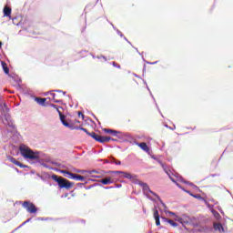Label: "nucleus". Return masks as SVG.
Here are the masks:
<instances>
[{"label":"nucleus","mask_w":233,"mask_h":233,"mask_svg":"<svg viewBox=\"0 0 233 233\" xmlns=\"http://www.w3.org/2000/svg\"><path fill=\"white\" fill-rule=\"evenodd\" d=\"M176 220L178 221V223H181V225H185V223H187V221H185L182 218H177Z\"/></svg>","instance_id":"obj_22"},{"label":"nucleus","mask_w":233,"mask_h":233,"mask_svg":"<svg viewBox=\"0 0 233 233\" xmlns=\"http://www.w3.org/2000/svg\"><path fill=\"white\" fill-rule=\"evenodd\" d=\"M2 66H3L5 74L10 73V69L8 68V66H6V63H5L4 61H2Z\"/></svg>","instance_id":"obj_17"},{"label":"nucleus","mask_w":233,"mask_h":233,"mask_svg":"<svg viewBox=\"0 0 233 233\" xmlns=\"http://www.w3.org/2000/svg\"><path fill=\"white\" fill-rule=\"evenodd\" d=\"M78 117H82V119H85V115L83 114V112L78 111Z\"/></svg>","instance_id":"obj_26"},{"label":"nucleus","mask_w":233,"mask_h":233,"mask_svg":"<svg viewBox=\"0 0 233 233\" xmlns=\"http://www.w3.org/2000/svg\"><path fill=\"white\" fill-rule=\"evenodd\" d=\"M22 207H24L29 214H37V207H35V204L33 202L25 200L22 203Z\"/></svg>","instance_id":"obj_7"},{"label":"nucleus","mask_w":233,"mask_h":233,"mask_svg":"<svg viewBox=\"0 0 233 233\" xmlns=\"http://www.w3.org/2000/svg\"><path fill=\"white\" fill-rule=\"evenodd\" d=\"M0 117H4L5 121H7V125L12 127V124L9 123L10 121V115H8V107L6 106V103L5 100L0 96Z\"/></svg>","instance_id":"obj_4"},{"label":"nucleus","mask_w":233,"mask_h":233,"mask_svg":"<svg viewBox=\"0 0 233 233\" xmlns=\"http://www.w3.org/2000/svg\"><path fill=\"white\" fill-rule=\"evenodd\" d=\"M56 92H57L58 95L52 93L53 101H55V103H61L62 100L59 99V97H65V96H66V92L61 90H56Z\"/></svg>","instance_id":"obj_8"},{"label":"nucleus","mask_w":233,"mask_h":233,"mask_svg":"<svg viewBox=\"0 0 233 233\" xmlns=\"http://www.w3.org/2000/svg\"><path fill=\"white\" fill-rule=\"evenodd\" d=\"M53 106H54V108H56V111H57V112H58V114H59L60 121H61V116H65V115H63V113H61V112L59 111V108H57V106L53 105Z\"/></svg>","instance_id":"obj_23"},{"label":"nucleus","mask_w":233,"mask_h":233,"mask_svg":"<svg viewBox=\"0 0 233 233\" xmlns=\"http://www.w3.org/2000/svg\"><path fill=\"white\" fill-rule=\"evenodd\" d=\"M61 123L64 127H66V128H70L71 130H82L83 132H86L87 136H90V137H93V139L98 143H109L110 141H116V139L110 137H103L96 134L95 132L90 133L86 128L83 127V125L75 127L74 123L66 122V116L63 115H61Z\"/></svg>","instance_id":"obj_1"},{"label":"nucleus","mask_w":233,"mask_h":233,"mask_svg":"<svg viewBox=\"0 0 233 233\" xmlns=\"http://www.w3.org/2000/svg\"><path fill=\"white\" fill-rule=\"evenodd\" d=\"M61 174H64L65 177L68 179H75L76 181H85V177L77 174H74L68 170H61Z\"/></svg>","instance_id":"obj_6"},{"label":"nucleus","mask_w":233,"mask_h":233,"mask_svg":"<svg viewBox=\"0 0 233 233\" xmlns=\"http://www.w3.org/2000/svg\"><path fill=\"white\" fill-rule=\"evenodd\" d=\"M19 150H20V154L25 159H37L35 153H34V151H32V149H30V147H28L25 145H22V146H20Z\"/></svg>","instance_id":"obj_5"},{"label":"nucleus","mask_w":233,"mask_h":233,"mask_svg":"<svg viewBox=\"0 0 233 233\" xmlns=\"http://www.w3.org/2000/svg\"><path fill=\"white\" fill-rule=\"evenodd\" d=\"M112 66H115L116 68H121V66L116 62H112Z\"/></svg>","instance_id":"obj_25"},{"label":"nucleus","mask_w":233,"mask_h":233,"mask_svg":"<svg viewBox=\"0 0 233 233\" xmlns=\"http://www.w3.org/2000/svg\"><path fill=\"white\" fill-rule=\"evenodd\" d=\"M35 101L38 105L44 106L45 103H46V98L35 97Z\"/></svg>","instance_id":"obj_15"},{"label":"nucleus","mask_w":233,"mask_h":233,"mask_svg":"<svg viewBox=\"0 0 233 233\" xmlns=\"http://www.w3.org/2000/svg\"><path fill=\"white\" fill-rule=\"evenodd\" d=\"M9 161L16 165V167H20V168H25V165L21 164V162L17 161L14 157H10Z\"/></svg>","instance_id":"obj_10"},{"label":"nucleus","mask_w":233,"mask_h":233,"mask_svg":"<svg viewBox=\"0 0 233 233\" xmlns=\"http://www.w3.org/2000/svg\"><path fill=\"white\" fill-rule=\"evenodd\" d=\"M66 123H74V127H77L76 125L79 124V120H75V121H72V120H69V121H66Z\"/></svg>","instance_id":"obj_24"},{"label":"nucleus","mask_w":233,"mask_h":233,"mask_svg":"<svg viewBox=\"0 0 233 233\" xmlns=\"http://www.w3.org/2000/svg\"><path fill=\"white\" fill-rule=\"evenodd\" d=\"M193 198H196V199H201V197L199 195H192L190 194Z\"/></svg>","instance_id":"obj_27"},{"label":"nucleus","mask_w":233,"mask_h":233,"mask_svg":"<svg viewBox=\"0 0 233 233\" xmlns=\"http://www.w3.org/2000/svg\"><path fill=\"white\" fill-rule=\"evenodd\" d=\"M166 221H167L171 227H177V223L174 222L172 219H166Z\"/></svg>","instance_id":"obj_19"},{"label":"nucleus","mask_w":233,"mask_h":233,"mask_svg":"<svg viewBox=\"0 0 233 233\" xmlns=\"http://www.w3.org/2000/svg\"><path fill=\"white\" fill-rule=\"evenodd\" d=\"M147 198L150 201H154L155 210H154V218L156 220L157 227H159L161 223L159 222V213L157 212V203H161V200L159 199V197L156 195V193L152 192L150 189H147Z\"/></svg>","instance_id":"obj_2"},{"label":"nucleus","mask_w":233,"mask_h":233,"mask_svg":"<svg viewBox=\"0 0 233 233\" xmlns=\"http://www.w3.org/2000/svg\"><path fill=\"white\" fill-rule=\"evenodd\" d=\"M4 17H8L9 19H12V8H10L8 5H5L4 7Z\"/></svg>","instance_id":"obj_9"},{"label":"nucleus","mask_w":233,"mask_h":233,"mask_svg":"<svg viewBox=\"0 0 233 233\" xmlns=\"http://www.w3.org/2000/svg\"><path fill=\"white\" fill-rule=\"evenodd\" d=\"M171 180H172L174 183H176V180H175V179H172V178H171Z\"/></svg>","instance_id":"obj_31"},{"label":"nucleus","mask_w":233,"mask_h":233,"mask_svg":"<svg viewBox=\"0 0 233 233\" xmlns=\"http://www.w3.org/2000/svg\"><path fill=\"white\" fill-rule=\"evenodd\" d=\"M147 154H148L149 156H151V157H152L153 159H155L156 161H157V163H159V164L161 165L162 168H165V165H163V164L161 163V160H159L157 157H156L155 156H153L152 154H150V149L148 148V147H147Z\"/></svg>","instance_id":"obj_13"},{"label":"nucleus","mask_w":233,"mask_h":233,"mask_svg":"<svg viewBox=\"0 0 233 233\" xmlns=\"http://www.w3.org/2000/svg\"><path fill=\"white\" fill-rule=\"evenodd\" d=\"M100 183H102V185H112V183H114V180L111 177H106L101 179Z\"/></svg>","instance_id":"obj_12"},{"label":"nucleus","mask_w":233,"mask_h":233,"mask_svg":"<svg viewBox=\"0 0 233 233\" xmlns=\"http://www.w3.org/2000/svg\"><path fill=\"white\" fill-rule=\"evenodd\" d=\"M137 145H138V147H139L140 148H142V150H147V143L142 142V143H139V144H137Z\"/></svg>","instance_id":"obj_18"},{"label":"nucleus","mask_w":233,"mask_h":233,"mask_svg":"<svg viewBox=\"0 0 233 233\" xmlns=\"http://www.w3.org/2000/svg\"><path fill=\"white\" fill-rule=\"evenodd\" d=\"M11 19L13 21V25H15L16 26H19V21H17V19H19V17H13Z\"/></svg>","instance_id":"obj_20"},{"label":"nucleus","mask_w":233,"mask_h":233,"mask_svg":"<svg viewBox=\"0 0 233 233\" xmlns=\"http://www.w3.org/2000/svg\"><path fill=\"white\" fill-rule=\"evenodd\" d=\"M1 46H3V43L0 42V48H1Z\"/></svg>","instance_id":"obj_30"},{"label":"nucleus","mask_w":233,"mask_h":233,"mask_svg":"<svg viewBox=\"0 0 233 233\" xmlns=\"http://www.w3.org/2000/svg\"><path fill=\"white\" fill-rule=\"evenodd\" d=\"M116 165H121V161H116Z\"/></svg>","instance_id":"obj_29"},{"label":"nucleus","mask_w":233,"mask_h":233,"mask_svg":"<svg viewBox=\"0 0 233 233\" xmlns=\"http://www.w3.org/2000/svg\"><path fill=\"white\" fill-rule=\"evenodd\" d=\"M51 177L53 181L58 183L59 188H66V190H70V188L74 187V183L70 182L68 179L63 177L53 175Z\"/></svg>","instance_id":"obj_3"},{"label":"nucleus","mask_w":233,"mask_h":233,"mask_svg":"<svg viewBox=\"0 0 233 233\" xmlns=\"http://www.w3.org/2000/svg\"><path fill=\"white\" fill-rule=\"evenodd\" d=\"M212 214L214 218H216V219H219L220 216H219V213H218V211L212 210Z\"/></svg>","instance_id":"obj_21"},{"label":"nucleus","mask_w":233,"mask_h":233,"mask_svg":"<svg viewBox=\"0 0 233 233\" xmlns=\"http://www.w3.org/2000/svg\"><path fill=\"white\" fill-rule=\"evenodd\" d=\"M106 134H111V136H117L118 132L114 129H104Z\"/></svg>","instance_id":"obj_16"},{"label":"nucleus","mask_w":233,"mask_h":233,"mask_svg":"<svg viewBox=\"0 0 233 233\" xmlns=\"http://www.w3.org/2000/svg\"><path fill=\"white\" fill-rule=\"evenodd\" d=\"M215 230H218V232H224L223 226L220 223L214 224Z\"/></svg>","instance_id":"obj_14"},{"label":"nucleus","mask_w":233,"mask_h":233,"mask_svg":"<svg viewBox=\"0 0 233 233\" xmlns=\"http://www.w3.org/2000/svg\"><path fill=\"white\" fill-rule=\"evenodd\" d=\"M116 174H121L123 177H126L127 179H133L134 176L130 173L123 172V171H116Z\"/></svg>","instance_id":"obj_11"},{"label":"nucleus","mask_w":233,"mask_h":233,"mask_svg":"<svg viewBox=\"0 0 233 233\" xmlns=\"http://www.w3.org/2000/svg\"><path fill=\"white\" fill-rule=\"evenodd\" d=\"M186 192H187V194H190V192H188V191H186Z\"/></svg>","instance_id":"obj_32"},{"label":"nucleus","mask_w":233,"mask_h":233,"mask_svg":"<svg viewBox=\"0 0 233 233\" xmlns=\"http://www.w3.org/2000/svg\"><path fill=\"white\" fill-rule=\"evenodd\" d=\"M190 185L194 188V190H199V188L197 186H195L194 184H190Z\"/></svg>","instance_id":"obj_28"}]
</instances>
